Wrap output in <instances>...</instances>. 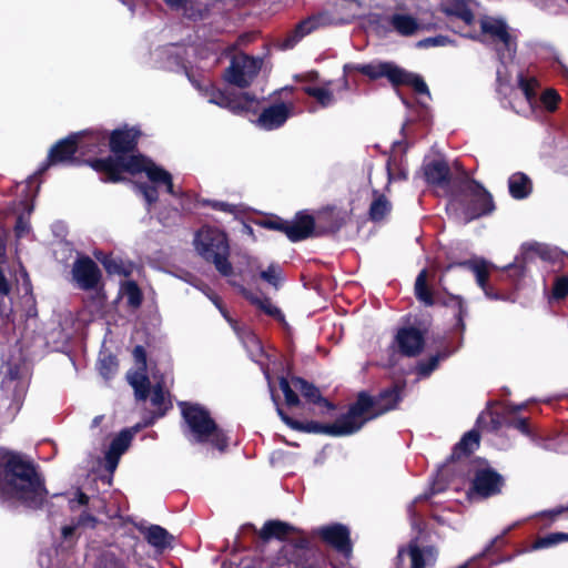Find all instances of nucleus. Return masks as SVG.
<instances>
[{
	"label": "nucleus",
	"mask_w": 568,
	"mask_h": 568,
	"mask_svg": "<svg viewBox=\"0 0 568 568\" xmlns=\"http://www.w3.org/2000/svg\"><path fill=\"white\" fill-rule=\"evenodd\" d=\"M304 535V532L302 534ZM292 545L296 549L301 550H310L311 541L306 536H301L292 541Z\"/></svg>",
	"instance_id": "nucleus-64"
},
{
	"label": "nucleus",
	"mask_w": 568,
	"mask_h": 568,
	"mask_svg": "<svg viewBox=\"0 0 568 568\" xmlns=\"http://www.w3.org/2000/svg\"><path fill=\"white\" fill-rule=\"evenodd\" d=\"M31 230V225L28 219L23 215H19L14 224V234L18 239L26 236Z\"/></svg>",
	"instance_id": "nucleus-57"
},
{
	"label": "nucleus",
	"mask_w": 568,
	"mask_h": 568,
	"mask_svg": "<svg viewBox=\"0 0 568 568\" xmlns=\"http://www.w3.org/2000/svg\"><path fill=\"white\" fill-rule=\"evenodd\" d=\"M135 191L143 196L149 207L155 204L159 200V192L155 185L146 182H135Z\"/></svg>",
	"instance_id": "nucleus-46"
},
{
	"label": "nucleus",
	"mask_w": 568,
	"mask_h": 568,
	"mask_svg": "<svg viewBox=\"0 0 568 568\" xmlns=\"http://www.w3.org/2000/svg\"><path fill=\"white\" fill-rule=\"evenodd\" d=\"M510 530V528L506 529L501 535L495 537L483 550V552L478 557H485L493 552H495L497 549H499L501 546L505 545V536Z\"/></svg>",
	"instance_id": "nucleus-54"
},
{
	"label": "nucleus",
	"mask_w": 568,
	"mask_h": 568,
	"mask_svg": "<svg viewBox=\"0 0 568 568\" xmlns=\"http://www.w3.org/2000/svg\"><path fill=\"white\" fill-rule=\"evenodd\" d=\"M313 537H318L323 544L334 549L345 558L353 552V541L349 528L341 523L324 525L312 530Z\"/></svg>",
	"instance_id": "nucleus-12"
},
{
	"label": "nucleus",
	"mask_w": 568,
	"mask_h": 568,
	"mask_svg": "<svg viewBox=\"0 0 568 568\" xmlns=\"http://www.w3.org/2000/svg\"><path fill=\"white\" fill-rule=\"evenodd\" d=\"M414 294L417 301L425 306L432 307L437 304V297H435L434 291L428 284V272L426 268H423L415 280Z\"/></svg>",
	"instance_id": "nucleus-33"
},
{
	"label": "nucleus",
	"mask_w": 568,
	"mask_h": 568,
	"mask_svg": "<svg viewBox=\"0 0 568 568\" xmlns=\"http://www.w3.org/2000/svg\"><path fill=\"white\" fill-rule=\"evenodd\" d=\"M448 356L447 353H437L429 358L419 361L417 364V373L423 377L429 376L438 366L439 362Z\"/></svg>",
	"instance_id": "nucleus-43"
},
{
	"label": "nucleus",
	"mask_w": 568,
	"mask_h": 568,
	"mask_svg": "<svg viewBox=\"0 0 568 568\" xmlns=\"http://www.w3.org/2000/svg\"><path fill=\"white\" fill-rule=\"evenodd\" d=\"M490 416V425L493 430L497 432L505 427L504 422H506V405H504L500 410L491 412Z\"/></svg>",
	"instance_id": "nucleus-55"
},
{
	"label": "nucleus",
	"mask_w": 568,
	"mask_h": 568,
	"mask_svg": "<svg viewBox=\"0 0 568 568\" xmlns=\"http://www.w3.org/2000/svg\"><path fill=\"white\" fill-rule=\"evenodd\" d=\"M100 568H128L122 559L114 555H105L100 561Z\"/></svg>",
	"instance_id": "nucleus-59"
},
{
	"label": "nucleus",
	"mask_w": 568,
	"mask_h": 568,
	"mask_svg": "<svg viewBox=\"0 0 568 568\" xmlns=\"http://www.w3.org/2000/svg\"><path fill=\"white\" fill-rule=\"evenodd\" d=\"M568 296V275L556 276L551 288V300L562 301Z\"/></svg>",
	"instance_id": "nucleus-48"
},
{
	"label": "nucleus",
	"mask_w": 568,
	"mask_h": 568,
	"mask_svg": "<svg viewBox=\"0 0 568 568\" xmlns=\"http://www.w3.org/2000/svg\"><path fill=\"white\" fill-rule=\"evenodd\" d=\"M459 266L471 271L476 276V282L478 286L484 291L485 295L490 300H499L501 298V294L494 291V288L488 284L489 281V268L488 264L484 258L479 260H466L462 262L449 263L444 272H449L454 267Z\"/></svg>",
	"instance_id": "nucleus-16"
},
{
	"label": "nucleus",
	"mask_w": 568,
	"mask_h": 568,
	"mask_svg": "<svg viewBox=\"0 0 568 568\" xmlns=\"http://www.w3.org/2000/svg\"><path fill=\"white\" fill-rule=\"evenodd\" d=\"M118 369V363L113 356L100 361L99 372L104 378H110Z\"/></svg>",
	"instance_id": "nucleus-53"
},
{
	"label": "nucleus",
	"mask_w": 568,
	"mask_h": 568,
	"mask_svg": "<svg viewBox=\"0 0 568 568\" xmlns=\"http://www.w3.org/2000/svg\"><path fill=\"white\" fill-rule=\"evenodd\" d=\"M479 444L480 434L477 429H470L469 432L465 433L460 440L453 447L452 454L447 458L442 471H446L449 464L459 462L464 457H469L475 452V449L479 447Z\"/></svg>",
	"instance_id": "nucleus-24"
},
{
	"label": "nucleus",
	"mask_w": 568,
	"mask_h": 568,
	"mask_svg": "<svg viewBox=\"0 0 568 568\" xmlns=\"http://www.w3.org/2000/svg\"><path fill=\"white\" fill-rule=\"evenodd\" d=\"M405 550V557H409V566L408 568H425L426 558L427 559H436L437 549L434 546H426L420 548L417 544L410 542L407 549Z\"/></svg>",
	"instance_id": "nucleus-31"
},
{
	"label": "nucleus",
	"mask_w": 568,
	"mask_h": 568,
	"mask_svg": "<svg viewBox=\"0 0 568 568\" xmlns=\"http://www.w3.org/2000/svg\"><path fill=\"white\" fill-rule=\"evenodd\" d=\"M394 29L402 36H412L418 29L417 20L409 14L395 13L390 19Z\"/></svg>",
	"instance_id": "nucleus-37"
},
{
	"label": "nucleus",
	"mask_w": 568,
	"mask_h": 568,
	"mask_svg": "<svg viewBox=\"0 0 568 568\" xmlns=\"http://www.w3.org/2000/svg\"><path fill=\"white\" fill-rule=\"evenodd\" d=\"M561 98L555 89H546L540 95V102L549 112H554L558 108Z\"/></svg>",
	"instance_id": "nucleus-49"
},
{
	"label": "nucleus",
	"mask_w": 568,
	"mask_h": 568,
	"mask_svg": "<svg viewBox=\"0 0 568 568\" xmlns=\"http://www.w3.org/2000/svg\"><path fill=\"white\" fill-rule=\"evenodd\" d=\"M256 74L257 69L254 60L250 57H244L242 61L232 60L230 67L224 72V79L240 89H246L251 85Z\"/></svg>",
	"instance_id": "nucleus-15"
},
{
	"label": "nucleus",
	"mask_w": 568,
	"mask_h": 568,
	"mask_svg": "<svg viewBox=\"0 0 568 568\" xmlns=\"http://www.w3.org/2000/svg\"><path fill=\"white\" fill-rule=\"evenodd\" d=\"M425 181L435 186H447L452 180V172L445 160H433L423 165Z\"/></svg>",
	"instance_id": "nucleus-27"
},
{
	"label": "nucleus",
	"mask_w": 568,
	"mask_h": 568,
	"mask_svg": "<svg viewBox=\"0 0 568 568\" xmlns=\"http://www.w3.org/2000/svg\"><path fill=\"white\" fill-rule=\"evenodd\" d=\"M164 3L172 10H184L186 11L191 6V0H163Z\"/></svg>",
	"instance_id": "nucleus-62"
},
{
	"label": "nucleus",
	"mask_w": 568,
	"mask_h": 568,
	"mask_svg": "<svg viewBox=\"0 0 568 568\" xmlns=\"http://www.w3.org/2000/svg\"><path fill=\"white\" fill-rule=\"evenodd\" d=\"M0 495L19 500L31 509H40L48 490L38 466L21 453L0 448Z\"/></svg>",
	"instance_id": "nucleus-2"
},
{
	"label": "nucleus",
	"mask_w": 568,
	"mask_h": 568,
	"mask_svg": "<svg viewBox=\"0 0 568 568\" xmlns=\"http://www.w3.org/2000/svg\"><path fill=\"white\" fill-rule=\"evenodd\" d=\"M449 205L459 209L465 223L491 214L496 206L491 193L477 180H459L452 193Z\"/></svg>",
	"instance_id": "nucleus-5"
},
{
	"label": "nucleus",
	"mask_w": 568,
	"mask_h": 568,
	"mask_svg": "<svg viewBox=\"0 0 568 568\" xmlns=\"http://www.w3.org/2000/svg\"><path fill=\"white\" fill-rule=\"evenodd\" d=\"M192 84L200 91L203 92L204 97L212 104H216L221 108L227 109L234 114H241L243 112H257L258 100L255 95L248 92L237 93L235 91L221 90L216 85L209 83L204 88L199 81L187 74Z\"/></svg>",
	"instance_id": "nucleus-10"
},
{
	"label": "nucleus",
	"mask_w": 568,
	"mask_h": 568,
	"mask_svg": "<svg viewBox=\"0 0 568 568\" xmlns=\"http://www.w3.org/2000/svg\"><path fill=\"white\" fill-rule=\"evenodd\" d=\"M194 246L199 255L213 264L223 277H230L234 267L230 261V243L227 234L215 226H202L194 236Z\"/></svg>",
	"instance_id": "nucleus-7"
},
{
	"label": "nucleus",
	"mask_w": 568,
	"mask_h": 568,
	"mask_svg": "<svg viewBox=\"0 0 568 568\" xmlns=\"http://www.w3.org/2000/svg\"><path fill=\"white\" fill-rule=\"evenodd\" d=\"M555 539H554V536H552V532L551 534H548L544 537H538L529 547V550H539V549H544V548H549V547H552L555 546Z\"/></svg>",
	"instance_id": "nucleus-58"
},
{
	"label": "nucleus",
	"mask_w": 568,
	"mask_h": 568,
	"mask_svg": "<svg viewBox=\"0 0 568 568\" xmlns=\"http://www.w3.org/2000/svg\"><path fill=\"white\" fill-rule=\"evenodd\" d=\"M404 388V383H394L392 386L382 389L377 396H372L365 390L359 392L356 400L351 404H362V412L354 417V423L361 424L362 428L367 422L396 409L403 399Z\"/></svg>",
	"instance_id": "nucleus-9"
},
{
	"label": "nucleus",
	"mask_w": 568,
	"mask_h": 568,
	"mask_svg": "<svg viewBox=\"0 0 568 568\" xmlns=\"http://www.w3.org/2000/svg\"><path fill=\"white\" fill-rule=\"evenodd\" d=\"M273 400L276 404V412L282 422L290 428L308 434H324L333 437L348 436L357 433L361 429V424L354 423V417L362 412V404L349 405L346 413L342 414L332 424H324L316 420L300 422L287 415L283 408L280 407L278 402L274 394Z\"/></svg>",
	"instance_id": "nucleus-8"
},
{
	"label": "nucleus",
	"mask_w": 568,
	"mask_h": 568,
	"mask_svg": "<svg viewBox=\"0 0 568 568\" xmlns=\"http://www.w3.org/2000/svg\"><path fill=\"white\" fill-rule=\"evenodd\" d=\"M291 109L284 102H280L263 109L256 124L267 131L278 129L290 118Z\"/></svg>",
	"instance_id": "nucleus-23"
},
{
	"label": "nucleus",
	"mask_w": 568,
	"mask_h": 568,
	"mask_svg": "<svg viewBox=\"0 0 568 568\" xmlns=\"http://www.w3.org/2000/svg\"><path fill=\"white\" fill-rule=\"evenodd\" d=\"M98 523V519L95 516H93L92 514L88 513V511H82L81 515L78 517V520H77V526L78 527H84V526H90V527H95Z\"/></svg>",
	"instance_id": "nucleus-60"
},
{
	"label": "nucleus",
	"mask_w": 568,
	"mask_h": 568,
	"mask_svg": "<svg viewBox=\"0 0 568 568\" xmlns=\"http://www.w3.org/2000/svg\"><path fill=\"white\" fill-rule=\"evenodd\" d=\"M72 280L82 291H92L102 280V272L98 264L88 255L79 256L72 265Z\"/></svg>",
	"instance_id": "nucleus-13"
},
{
	"label": "nucleus",
	"mask_w": 568,
	"mask_h": 568,
	"mask_svg": "<svg viewBox=\"0 0 568 568\" xmlns=\"http://www.w3.org/2000/svg\"><path fill=\"white\" fill-rule=\"evenodd\" d=\"M151 404L156 407V410H161L168 407V412L172 408V403L165 399L164 387L161 383H156L153 386L152 394L150 396Z\"/></svg>",
	"instance_id": "nucleus-47"
},
{
	"label": "nucleus",
	"mask_w": 568,
	"mask_h": 568,
	"mask_svg": "<svg viewBox=\"0 0 568 568\" xmlns=\"http://www.w3.org/2000/svg\"><path fill=\"white\" fill-rule=\"evenodd\" d=\"M518 87L523 91L527 102L532 104L536 100V88L538 87V82L535 78H528L523 73L518 74Z\"/></svg>",
	"instance_id": "nucleus-42"
},
{
	"label": "nucleus",
	"mask_w": 568,
	"mask_h": 568,
	"mask_svg": "<svg viewBox=\"0 0 568 568\" xmlns=\"http://www.w3.org/2000/svg\"><path fill=\"white\" fill-rule=\"evenodd\" d=\"M444 12L463 20L467 26H471L475 21V14L466 3H456L454 7L445 8Z\"/></svg>",
	"instance_id": "nucleus-40"
},
{
	"label": "nucleus",
	"mask_w": 568,
	"mask_h": 568,
	"mask_svg": "<svg viewBox=\"0 0 568 568\" xmlns=\"http://www.w3.org/2000/svg\"><path fill=\"white\" fill-rule=\"evenodd\" d=\"M345 72H358L371 81L385 78L393 88L409 87L417 94L430 95L429 89L422 75L410 72L393 61H374L371 63L344 65Z\"/></svg>",
	"instance_id": "nucleus-6"
},
{
	"label": "nucleus",
	"mask_w": 568,
	"mask_h": 568,
	"mask_svg": "<svg viewBox=\"0 0 568 568\" xmlns=\"http://www.w3.org/2000/svg\"><path fill=\"white\" fill-rule=\"evenodd\" d=\"M11 291H12L11 283L7 278L2 268H0V296L1 297L9 296Z\"/></svg>",
	"instance_id": "nucleus-63"
},
{
	"label": "nucleus",
	"mask_w": 568,
	"mask_h": 568,
	"mask_svg": "<svg viewBox=\"0 0 568 568\" xmlns=\"http://www.w3.org/2000/svg\"><path fill=\"white\" fill-rule=\"evenodd\" d=\"M290 534H303V530L288 523L278 519H271L264 523L258 532V537L263 541H268L271 539L286 541Z\"/></svg>",
	"instance_id": "nucleus-28"
},
{
	"label": "nucleus",
	"mask_w": 568,
	"mask_h": 568,
	"mask_svg": "<svg viewBox=\"0 0 568 568\" xmlns=\"http://www.w3.org/2000/svg\"><path fill=\"white\" fill-rule=\"evenodd\" d=\"M437 304L452 311L455 318L453 331L463 335L466 331L465 317L468 314L465 300L460 295L446 293L437 297Z\"/></svg>",
	"instance_id": "nucleus-21"
},
{
	"label": "nucleus",
	"mask_w": 568,
	"mask_h": 568,
	"mask_svg": "<svg viewBox=\"0 0 568 568\" xmlns=\"http://www.w3.org/2000/svg\"><path fill=\"white\" fill-rule=\"evenodd\" d=\"M481 33L490 36L494 41L504 44L510 59L516 54V41L508 32L507 23L499 18L484 17L480 19Z\"/></svg>",
	"instance_id": "nucleus-17"
},
{
	"label": "nucleus",
	"mask_w": 568,
	"mask_h": 568,
	"mask_svg": "<svg viewBox=\"0 0 568 568\" xmlns=\"http://www.w3.org/2000/svg\"><path fill=\"white\" fill-rule=\"evenodd\" d=\"M79 133H70L68 136L57 141L49 150L47 160L41 164L37 174L44 173L49 168L58 164L81 165L84 160L77 156L79 152Z\"/></svg>",
	"instance_id": "nucleus-11"
},
{
	"label": "nucleus",
	"mask_w": 568,
	"mask_h": 568,
	"mask_svg": "<svg viewBox=\"0 0 568 568\" xmlns=\"http://www.w3.org/2000/svg\"><path fill=\"white\" fill-rule=\"evenodd\" d=\"M291 382L293 387L301 393L306 402L324 407L327 410L336 409V405L327 398L323 397L318 387H316L313 383H310L300 376H293Z\"/></svg>",
	"instance_id": "nucleus-26"
},
{
	"label": "nucleus",
	"mask_w": 568,
	"mask_h": 568,
	"mask_svg": "<svg viewBox=\"0 0 568 568\" xmlns=\"http://www.w3.org/2000/svg\"><path fill=\"white\" fill-rule=\"evenodd\" d=\"M304 92L314 99L323 106L327 108L333 104L334 95L332 91L321 87H305Z\"/></svg>",
	"instance_id": "nucleus-41"
},
{
	"label": "nucleus",
	"mask_w": 568,
	"mask_h": 568,
	"mask_svg": "<svg viewBox=\"0 0 568 568\" xmlns=\"http://www.w3.org/2000/svg\"><path fill=\"white\" fill-rule=\"evenodd\" d=\"M203 204L210 206L213 210L221 211L224 213L234 214L236 212V206L227 202L205 200Z\"/></svg>",
	"instance_id": "nucleus-56"
},
{
	"label": "nucleus",
	"mask_w": 568,
	"mask_h": 568,
	"mask_svg": "<svg viewBox=\"0 0 568 568\" xmlns=\"http://www.w3.org/2000/svg\"><path fill=\"white\" fill-rule=\"evenodd\" d=\"M140 430V425L132 428L122 429L110 443L109 449L105 453V469L113 473L120 462L121 456L128 450L134 434Z\"/></svg>",
	"instance_id": "nucleus-18"
},
{
	"label": "nucleus",
	"mask_w": 568,
	"mask_h": 568,
	"mask_svg": "<svg viewBox=\"0 0 568 568\" xmlns=\"http://www.w3.org/2000/svg\"><path fill=\"white\" fill-rule=\"evenodd\" d=\"M166 413H168V407H165L161 410L151 412L150 416L148 418H144L142 424H139L140 428L152 426L156 419L162 418L163 416L166 415Z\"/></svg>",
	"instance_id": "nucleus-61"
},
{
	"label": "nucleus",
	"mask_w": 568,
	"mask_h": 568,
	"mask_svg": "<svg viewBox=\"0 0 568 568\" xmlns=\"http://www.w3.org/2000/svg\"><path fill=\"white\" fill-rule=\"evenodd\" d=\"M395 163V158L389 156L386 162V171H387V183L390 184L393 181H405L407 180V172L405 169L398 168L397 172L394 173L393 164Z\"/></svg>",
	"instance_id": "nucleus-50"
},
{
	"label": "nucleus",
	"mask_w": 568,
	"mask_h": 568,
	"mask_svg": "<svg viewBox=\"0 0 568 568\" xmlns=\"http://www.w3.org/2000/svg\"><path fill=\"white\" fill-rule=\"evenodd\" d=\"M141 136L139 128L128 124L108 132V146L112 155L88 158L87 165L100 175L103 183L124 182L128 180L124 173H142L151 159L142 153H135Z\"/></svg>",
	"instance_id": "nucleus-1"
},
{
	"label": "nucleus",
	"mask_w": 568,
	"mask_h": 568,
	"mask_svg": "<svg viewBox=\"0 0 568 568\" xmlns=\"http://www.w3.org/2000/svg\"><path fill=\"white\" fill-rule=\"evenodd\" d=\"M525 407L524 404H506V422H504V424L507 428H514L523 435L531 437L532 432L529 425V418L518 416V412Z\"/></svg>",
	"instance_id": "nucleus-30"
},
{
	"label": "nucleus",
	"mask_w": 568,
	"mask_h": 568,
	"mask_svg": "<svg viewBox=\"0 0 568 568\" xmlns=\"http://www.w3.org/2000/svg\"><path fill=\"white\" fill-rule=\"evenodd\" d=\"M280 388L284 394L285 404L288 407H297L301 405V399L292 385V382L286 377H281L278 381Z\"/></svg>",
	"instance_id": "nucleus-45"
},
{
	"label": "nucleus",
	"mask_w": 568,
	"mask_h": 568,
	"mask_svg": "<svg viewBox=\"0 0 568 568\" xmlns=\"http://www.w3.org/2000/svg\"><path fill=\"white\" fill-rule=\"evenodd\" d=\"M179 405L186 426L184 434L190 435L195 443H210L212 447L224 453L229 446V437L212 418L209 409L199 403L181 402Z\"/></svg>",
	"instance_id": "nucleus-4"
},
{
	"label": "nucleus",
	"mask_w": 568,
	"mask_h": 568,
	"mask_svg": "<svg viewBox=\"0 0 568 568\" xmlns=\"http://www.w3.org/2000/svg\"><path fill=\"white\" fill-rule=\"evenodd\" d=\"M509 194L515 200H524L532 192V183L529 176L523 172H516L508 179Z\"/></svg>",
	"instance_id": "nucleus-34"
},
{
	"label": "nucleus",
	"mask_w": 568,
	"mask_h": 568,
	"mask_svg": "<svg viewBox=\"0 0 568 568\" xmlns=\"http://www.w3.org/2000/svg\"><path fill=\"white\" fill-rule=\"evenodd\" d=\"M395 342L402 355L415 357L422 353L425 345V337L423 333L414 326L402 327L395 336Z\"/></svg>",
	"instance_id": "nucleus-19"
},
{
	"label": "nucleus",
	"mask_w": 568,
	"mask_h": 568,
	"mask_svg": "<svg viewBox=\"0 0 568 568\" xmlns=\"http://www.w3.org/2000/svg\"><path fill=\"white\" fill-rule=\"evenodd\" d=\"M142 173H145L152 183L165 185L166 192L170 195L178 196L171 173L162 166L156 165L153 160L145 165Z\"/></svg>",
	"instance_id": "nucleus-32"
},
{
	"label": "nucleus",
	"mask_w": 568,
	"mask_h": 568,
	"mask_svg": "<svg viewBox=\"0 0 568 568\" xmlns=\"http://www.w3.org/2000/svg\"><path fill=\"white\" fill-rule=\"evenodd\" d=\"M260 277L274 288H278L283 282V270L278 264L271 263L266 270L260 273Z\"/></svg>",
	"instance_id": "nucleus-39"
},
{
	"label": "nucleus",
	"mask_w": 568,
	"mask_h": 568,
	"mask_svg": "<svg viewBox=\"0 0 568 568\" xmlns=\"http://www.w3.org/2000/svg\"><path fill=\"white\" fill-rule=\"evenodd\" d=\"M528 251L534 252L544 261H552L555 258V252L551 247L540 243H531L528 246Z\"/></svg>",
	"instance_id": "nucleus-51"
},
{
	"label": "nucleus",
	"mask_w": 568,
	"mask_h": 568,
	"mask_svg": "<svg viewBox=\"0 0 568 568\" xmlns=\"http://www.w3.org/2000/svg\"><path fill=\"white\" fill-rule=\"evenodd\" d=\"M79 152L81 155L102 154L108 146L106 130H85L78 132Z\"/></svg>",
	"instance_id": "nucleus-22"
},
{
	"label": "nucleus",
	"mask_w": 568,
	"mask_h": 568,
	"mask_svg": "<svg viewBox=\"0 0 568 568\" xmlns=\"http://www.w3.org/2000/svg\"><path fill=\"white\" fill-rule=\"evenodd\" d=\"M255 225L281 232L293 242H301L312 236H324L337 233L345 224V213L336 207H325L313 216L305 211H298L292 221L276 214L264 215L254 220Z\"/></svg>",
	"instance_id": "nucleus-3"
},
{
	"label": "nucleus",
	"mask_w": 568,
	"mask_h": 568,
	"mask_svg": "<svg viewBox=\"0 0 568 568\" xmlns=\"http://www.w3.org/2000/svg\"><path fill=\"white\" fill-rule=\"evenodd\" d=\"M99 260L109 275H129V272L124 268L123 261L121 258L113 257L109 254Z\"/></svg>",
	"instance_id": "nucleus-44"
},
{
	"label": "nucleus",
	"mask_w": 568,
	"mask_h": 568,
	"mask_svg": "<svg viewBox=\"0 0 568 568\" xmlns=\"http://www.w3.org/2000/svg\"><path fill=\"white\" fill-rule=\"evenodd\" d=\"M130 385L134 389V395L138 400H146L150 396L151 383L146 372L136 371L130 378Z\"/></svg>",
	"instance_id": "nucleus-36"
},
{
	"label": "nucleus",
	"mask_w": 568,
	"mask_h": 568,
	"mask_svg": "<svg viewBox=\"0 0 568 568\" xmlns=\"http://www.w3.org/2000/svg\"><path fill=\"white\" fill-rule=\"evenodd\" d=\"M126 304L131 308H139L143 303V293L135 281H128L122 286Z\"/></svg>",
	"instance_id": "nucleus-38"
},
{
	"label": "nucleus",
	"mask_w": 568,
	"mask_h": 568,
	"mask_svg": "<svg viewBox=\"0 0 568 568\" xmlns=\"http://www.w3.org/2000/svg\"><path fill=\"white\" fill-rule=\"evenodd\" d=\"M229 283L239 288V292L241 295L248 301L252 305L256 306L258 310H261L266 315L273 317L277 322H285V316L281 308L275 306L272 303V300L267 296L265 297H258L257 295L253 294L250 290H247L245 286L239 284L237 282L233 280H229Z\"/></svg>",
	"instance_id": "nucleus-25"
},
{
	"label": "nucleus",
	"mask_w": 568,
	"mask_h": 568,
	"mask_svg": "<svg viewBox=\"0 0 568 568\" xmlns=\"http://www.w3.org/2000/svg\"><path fill=\"white\" fill-rule=\"evenodd\" d=\"M373 196L374 199L368 209V219L372 222L378 223L392 212L393 205L387 196L377 190L373 191Z\"/></svg>",
	"instance_id": "nucleus-35"
},
{
	"label": "nucleus",
	"mask_w": 568,
	"mask_h": 568,
	"mask_svg": "<svg viewBox=\"0 0 568 568\" xmlns=\"http://www.w3.org/2000/svg\"><path fill=\"white\" fill-rule=\"evenodd\" d=\"M327 12H318L311 14L307 18L301 20L294 28V30L286 37L283 42L284 49L293 48L300 40L305 36L317 30L320 27L326 26L328 20Z\"/></svg>",
	"instance_id": "nucleus-20"
},
{
	"label": "nucleus",
	"mask_w": 568,
	"mask_h": 568,
	"mask_svg": "<svg viewBox=\"0 0 568 568\" xmlns=\"http://www.w3.org/2000/svg\"><path fill=\"white\" fill-rule=\"evenodd\" d=\"M143 536L148 544L160 552L172 548L173 535L160 525H151L143 531Z\"/></svg>",
	"instance_id": "nucleus-29"
},
{
	"label": "nucleus",
	"mask_w": 568,
	"mask_h": 568,
	"mask_svg": "<svg viewBox=\"0 0 568 568\" xmlns=\"http://www.w3.org/2000/svg\"><path fill=\"white\" fill-rule=\"evenodd\" d=\"M504 483V477L494 468H479L474 474L470 491L481 498H489L500 494Z\"/></svg>",
	"instance_id": "nucleus-14"
},
{
	"label": "nucleus",
	"mask_w": 568,
	"mask_h": 568,
	"mask_svg": "<svg viewBox=\"0 0 568 568\" xmlns=\"http://www.w3.org/2000/svg\"><path fill=\"white\" fill-rule=\"evenodd\" d=\"M136 371L148 372V354L142 345H136L132 351Z\"/></svg>",
	"instance_id": "nucleus-52"
}]
</instances>
